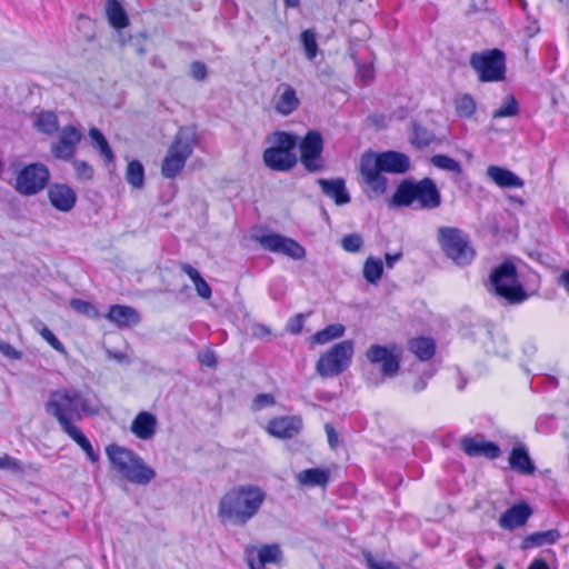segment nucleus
Returning a JSON list of instances; mask_svg holds the SVG:
<instances>
[{
    "instance_id": "f257e3e1",
    "label": "nucleus",
    "mask_w": 569,
    "mask_h": 569,
    "mask_svg": "<svg viewBox=\"0 0 569 569\" xmlns=\"http://www.w3.org/2000/svg\"><path fill=\"white\" fill-rule=\"evenodd\" d=\"M46 411L56 418L61 430L86 452L91 462L99 461V453L94 451L88 437L73 425L84 416L98 415L100 409L97 403L80 390L67 388L50 393L46 402Z\"/></svg>"
},
{
    "instance_id": "f03ea898",
    "label": "nucleus",
    "mask_w": 569,
    "mask_h": 569,
    "mask_svg": "<svg viewBox=\"0 0 569 569\" xmlns=\"http://www.w3.org/2000/svg\"><path fill=\"white\" fill-rule=\"evenodd\" d=\"M409 169V156L396 150L366 151L361 156L359 167L361 178L369 188V198H377L386 193L388 179L383 173L403 174Z\"/></svg>"
},
{
    "instance_id": "7ed1b4c3",
    "label": "nucleus",
    "mask_w": 569,
    "mask_h": 569,
    "mask_svg": "<svg viewBox=\"0 0 569 569\" xmlns=\"http://www.w3.org/2000/svg\"><path fill=\"white\" fill-rule=\"evenodd\" d=\"M266 491L257 485H239L228 490L218 503V518L224 526L243 527L266 501Z\"/></svg>"
},
{
    "instance_id": "20e7f679",
    "label": "nucleus",
    "mask_w": 569,
    "mask_h": 569,
    "mask_svg": "<svg viewBox=\"0 0 569 569\" xmlns=\"http://www.w3.org/2000/svg\"><path fill=\"white\" fill-rule=\"evenodd\" d=\"M441 202V192L429 177L421 180L405 178L390 198V206L395 208H409L416 203L421 210H432L439 208Z\"/></svg>"
},
{
    "instance_id": "39448f33",
    "label": "nucleus",
    "mask_w": 569,
    "mask_h": 569,
    "mask_svg": "<svg viewBox=\"0 0 569 569\" xmlns=\"http://www.w3.org/2000/svg\"><path fill=\"white\" fill-rule=\"evenodd\" d=\"M487 291L507 305H520L529 298L519 280L518 269L510 260L493 267L485 282Z\"/></svg>"
},
{
    "instance_id": "423d86ee",
    "label": "nucleus",
    "mask_w": 569,
    "mask_h": 569,
    "mask_svg": "<svg viewBox=\"0 0 569 569\" xmlns=\"http://www.w3.org/2000/svg\"><path fill=\"white\" fill-rule=\"evenodd\" d=\"M106 453L112 469L131 483L146 486L156 478V471L129 448L111 443Z\"/></svg>"
},
{
    "instance_id": "0eeeda50",
    "label": "nucleus",
    "mask_w": 569,
    "mask_h": 569,
    "mask_svg": "<svg viewBox=\"0 0 569 569\" xmlns=\"http://www.w3.org/2000/svg\"><path fill=\"white\" fill-rule=\"evenodd\" d=\"M271 146L262 152L264 166L276 172H289L298 163L296 149L298 134L290 131H276L268 138Z\"/></svg>"
},
{
    "instance_id": "6e6552de",
    "label": "nucleus",
    "mask_w": 569,
    "mask_h": 569,
    "mask_svg": "<svg viewBox=\"0 0 569 569\" xmlns=\"http://www.w3.org/2000/svg\"><path fill=\"white\" fill-rule=\"evenodd\" d=\"M462 337L475 342H480L489 355L507 358L509 346L506 335L486 319H477L462 328Z\"/></svg>"
},
{
    "instance_id": "1a4fd4ad",
    "label": "nucleus",
    "mask_w": 569,
    "mask_h": 569,
    "mask_svg": "<svg viewBox=\"0 0 569 569\" xmlns=\"http://www.w3.org/2000/svg\"><path fill=\"white\" fill-rule=\"evenodd\" d=\"M506 53L501 49L493 48L473 52L469 64L476 71L480 82H500L506 79Z\"/></svg>"
},
{
    "instance_id": "9d476101",
    "label": "nucleus",
    "mask_w": 569,
    "mask_h": 569,
    "mask_svg": "<svg viewBox=\"0 0 569 569\" xmlns=\"http://www.w3.org/2000/svg\"><path fill=\"white\" fill-rule=\"evenodd\" d=\"M441 249L456 264L465 267L475 258V250L469 244L468 236L459 228L441 227L438 230Z\"/></svg>"
},
{
    "instance_id": "9b49d317",
    "label": "nucleus",
    "mask_w": 569,
    "mask_h": 569,
    "mask_svg": "<svg viewBox=\"0 0 569 569\" xmlns=\"http://www.w3.org/2000/svg\"><path fill=\"white\" fill-rule=\"evenodd\" d=\"M298 161L310 173H318L326 169L323 158L325 140L318 130H308L303 137L298 136Z\"/></svg>"
},
{
    "instance_id": "f8f14e48",
    "label": "nucleus",
    "mask_w": 569,
    "mask_h": 569,
    "mask_svg": "<svg viewBox=\"0 0 569 569\" xmlns=\"http://www.w3.org/2000/svg\"><path fill=\"white\" fill-rule=\"evenodd\" d=\"M353 341L343 340L321 355L316 365L317 372L323 377H335L343 372L351 363Z\"/></svg>"
},
{
    "instance_id": "ddd939ff",
    "label": "nucleus",
    "mask_w": 569,
    "mask_h": 569,
    "mask_svg": "<svg viewBox=\"0 0 569 569\" xmlns=\"http://www.w3.org/2000/svg\"><path fill=\"white\" fill-rule=\"evenodd\" d=\"M251 239L259 243L262 249L281 253L293 260H302L307 254L306 249L297 240L273 231L261 234L252 233Z\"/></svg>"
},
{
    "instance_id": "4468645a",
    "label": "nucleus",
    "mask_w": 569,
    "mask_h": 569,
    "mask_svg": "<svg viewBox=\"0 0 569 569\" xmlns=\"http://www.w3.org/2000/svg\"><path fill=\"white\" fill-rule=\"evenodd\" d=\"M49 179L48 167L41 162H33L18 172L14 188L20 194L33 196L44 189Z\"/></svg>"
},
{
    "instance_id": "2eb2a0df",
    "label": "nucleus",
    "mask_w": 569,
    "mask_h": 569,
    "mask_svg": "<svg viewBox=\"0 0 569 569\" xmlns=\"http://www.w3.org/2000/svg\"><path fill=\"white\" fill-rule=\"evenodd\" d=\"M58 132V139L51 143L50 152L56 159L71 161L83 136L73 124H67Z\"/></svg>"
},
{
    "instance_id": "dca6fc26",
    "label": "nucleus",
    "mask_w": 569,
    "mask_h": 569,
    "mask_svg": "<svg viewBox=\"0 0 569 569\" xmlns=\"http://www.w3.org/2000/svg\"><path fill=\"white\" fill-rule=\"evenodd\" d=\"M460 448L467 456L472 458L485 457L495 460L501 455L499 445L486 440L483 435L463 437L460 442Z\"/></svg>"
},
{
    "instance_id": "f3484780",
    "label": "nucleus",
    "mask_w": 569,
    "mask_h": 569,
    "mask_svg": "<svg viewBox=\"0 0 569 569\" xmlns=\"http://www.w3.org/2000/svg\"><path fill=\"white\" fill-rule=\"evenodd\" d=\"M366 356L371 363L381 365L383 377H395L400 369L399 357L386 346L372 345L367 350Z\"/></svg>"
},
{
    "instance_id": "a211bd4d",
    "label": "nucleus",
    "mask_w": 569,
    "mask_h": 569,
    "mask_svg": "<svg viewBox=\"0 0 569 569\" xmlns=\"http://www.w3.org/2000/svg\"><path fill=\"white\" fill-rule=\"evenodd\" d=\"M282 559L283 552L278 543L263 545L256 555L252 550L247 552L249 569H266L267 565H279Z\"/></svg>"
},
{
    "instance_id": "6ab92c4d",
    "label": "nucleus",
    "mask_w": 569,
    "mask_h": 569,
    "mask_svg": "<svg viewBox=\"0 0 569 569\" xmlns=\"http://www.w3.org/2000/svg\"><path fill=\"white\" fill-rule=\"evenodd\" d=\"M533 510L526 501H519L509 507L499 518L498 523L505 530H515L527 523Z\"/></svg>"
},
{
    "instance_id": "aec40b11",
    "label": "nucleus",
    "mask_w": 569,
    "mask_h": 569,
    "mask_svg": "<svg viewBox=\"0 0 569 569\" xmlns=\"http://www.w3.org/2000/svg\"><path fill=\"white\" fill-rule=\"evenodd\" d=\"M51 206L61 212L71 211L77 202L76 191L66 183H53L48 189Z\"/></svg>"
},
{
    "instance_id": "412c9836",
    "label": "nucleus",
    "mask_w": 569,
    "mask_h": 569,
    "mask_svg": "<svg viewBox=\"0 0 569 569\" xmlns=\"http://www.w3.org/2000/svg\"><path fill=\"white\" fill-rule=\"evenodd\" d=\"M302 429V420L298 416L273 418L268 422L267 431L280 439H291Z\"/></svg>"
},
{
    "instance_id": "4be33fe9",
    "label": "nucleus",
    "mask_w": 569,
    "mask_h": 569,
    "mask_svg": "<svg viewBox=\"0 0 569 569\" xmlns=\"http://www.w3.org/2000/svg\"><path fill=\"white\" fill-rule=\"evenodd\" d=\"M322 193L332 199L337 206H345L351 201V196L343 178H319L317 180Z\"/></svg>"
},
{
    "instance_id": "5701e85b",
    "label": "nucleus",
    "mask_w": 569,
    "mask_h": 569,
    "mask_svg": "<svg viewBox=\"0 0 569 569\" xmlns=\"http://www.w3.org/2000/svg\"><path fill=\"white\" fill-rule=\"evenodd\" d=\"M508 461L510 468L521 475H533L537 470L536 465L529 455V450L523 443H518L512 447Z\"/></svg>"
},
{
    "instance_id": "b1692460",
    "label": "nucleus",
    "mask_w": 569,
    "mask_h": 569,
    "mask_svg": "<svg viewBox=\"0 0 569 569\" xmlns=\"http://www.w3.org/2000/svg\"><path fill=\"white\" fill-rule=\"evenodd\" d=\"M106 318L119 328L133 327L140 322L139 312L134 308L124 305L110 306Z\"/></svg>"
},
{
    "instance_id": "393cba45",
    "label": "nucleus",
    "mask_w": 569,
    "mask_h": 569,
    "mask_svg": "<svg viewBox=\"0 0 569 569\" xmlns=\"http://www.w3.org/2000/svg\"><path fill=\"white\" fill-rule=\"evenodd\" d=\"M277 92L279 93V97L276 101L274 109L278 113L289 116L299 108L300 100L293 87L288 83H281L279 84Z\"/></svg>"
},
{
    "instance_id": "a878e982",
    "label": "nucleus",
    "mask_w": 569,
    "mask_h": 569,
    "mask_svg": "<svg viewBox=\"0 0 569 569\" xmlns=\"http://www.w3.org/2000/svg\"><path fill=\"white\" fill-rule=\"evenodd\" d=\"M131 432L139 439H151L157 431V418L149 411H140L132 420Z\"/></svg>"
},
{
    "instance_id": "bb28decb",
    "label": "nucleus",
    "mask_w": 569,
    "mask_h": 569,
    "mask_svg": "<svg viewBox=\"0 0 569 569\" xmlns=\"http://www.w3.org/2000/svg\"><path fill=\"white\" fill-rule=\"evenodd\" d=\"M487 176L500 188L515 189L523 186V181L520 177L503 167L489 166Z\"/></svg>"
},
{
    "instance_id": "cd10ccee",
    "label": "nucleus",
    "mask_w": 569,
    "mask_h": 569,
    "mask_svg": "<svg viewBox=\"0 0 569 569\" xmlns=\"http://www.w3.org/2000/svg\"><path fill=\"white\" fill-rule=\"evenodd\" d=\"M196 139L193 132L189 129L181 128L174 136L173 142L169 147V151L176 156H186V161L192 154Z\"/></svg>"
},
{
    "instance_id": "c85d7f7f",
    "label": "nucleus",
    "mask_w": 569,
    "mask_h": 569,
    "mask_svg": "<svg viewBox=\"0 0 569 569\" xmlns=\"http://www.w3.org/2000/svg\"><path fill=\"white\" fill-rule=\"evenodd\" d=\"M561 538L558 529H550L546 531H537L526 536L520 545L522 550L541 547L546 545H553Z\"/></svg>"
},
{
    "instance_id": "c756f323",
    "label": "nucleus",
    "mask_w": 569,
    "mask_h": 569,
    "mask_svg": "<svg viewBox=\"0 0 569 569\" xmlns=\"http://www.w3.org/2000/svg\"><path fill=\"white\" fill-rule=\"evenodd\" d=\"M300 485L308 487H325L330 480V472L322 468H309L298 473Z\"/></svg>"
},
{
    "instance_id": "7c9ffc66",
    "label": "nucleus",
    "mask_w": 569,
    "mask_h": 569,
    "mask_svg": "<svg viewBox=\"0 0 569 569\" xmlns=\"http://www.w3.org/2000/svg\"><path fill=\"white\" fill-rule=\"evenodd\" d=\"M408 349L421 361L430 360L436 352V342L431 338L417 337L408 342Z\"/></svg>"
},
{
    "instance_id": "2f4dec72",
    "label": "nucleus",
    "mask_w": 569,
    "mask_h": 569,
    "mask_svg": "<svg viewBox=\"0 0 569 569\" xmlns=\"http://www.w3.org/2000/svg\"><path fill=\"white\" fill-rule=\"evenodd\" d=\"M106 13L110 26L117 30L123 29L129 24L128 14L118 0H107Z\"/></svg>"
},
{
    "instance_id": "473e14b6",
    "label": "nucleus",
    "mask_w": 569,
    "mask_h": 569,
    "mask_svg": "<svg viewBox=\"0 0 569 569\" xmlns=\"http://www.w3.org/2000/svg\"><path fill=\"white\" fill-rule=\"evenodd\" d=\"M33 127L47 136H52L60 130L57 114L53 111L46 110L37 114Z\"/></svg>"
},
{
    "instance_id": "72a5a7b5",
    "label": "nucleus",
    "mask_w": 569,
    "mask_h": 569,
    "mask_svg": "<svg viewBox=\"0 0 569 569\" xmlns=\"http://www.w3.org/2000/svg\"><path fill=\"white\" fill-rule=\"evenodd\" d=\"M181 268H182V271L193 282L197 295L204 300H208L209 298H211L212 289H211L210 284L203 279V277L201 276L199 270H197L189 263H183Z\"/></svg>"
},
{
    "instance_id": "f704fd0d",
    "label": "nucleus",
    "mask_w": 569,
    "mask_h": 569,
    "mask_svg": "<svg viewBox=\"0 0 569 569\" xmlns=\"http://www.w3.org/2000/svg\"><path fill=\"white\" fill-rule=\"evenodd\" d=\"M89 137L91 142L96 149H98L99 153L104 158L107 163L114 162V153L102 131L96 127L90 128Z\"/></svg>"
},
{
    "instance_id": "c9c22d12",
    "label": "nucleus",
    "mask_w": 569,
    "mask_h": 569,
    "mask_svg": "<svg viewBox=\"0 0 569 569\" xmlns=\"http://www.w3.org/2000/svg\"><path fill=\"white\" fill-rule=\"evenodd\" d=\"M186 166V156H176L168 150L166 158L162 161L161 173L167 179L176 178Z\"/></svg>"
},
{
    "instance_id": "e433bc0d",
    "label": "nucleus",
    "mask_w": 569,
    "mask_h": 569,
    "mask_svg": "<svg viewBox=\"0 0 569 569\" xmlns=\"http://www.w3.org/2000/svg\"><path fill=\"white\" fill-rule=\"evenodd\" d=\"M410 143L417 149L428 147L435 140V133L419 122H411Z\"/></svg>"
},
{
    "instance_id": "4c0bfd02",
    "label": "nucleus",
    "mask_w": 569,
    "mask_h": 569,
    "mask_svg": "<svg viewBox=\"0 0 569 569\" xmlns=\"http://www.w3.org/2000/svg\"><path fill=\"white\" fill-rule=\"evenodd\" d=\"M346 328L341 323H332L319 330L312 336L315 343L325 345L333 339H338L345 335Z\"/></svg>"
},
{
    "instance_id": "58836bf2",
    "label": "nucleus",
    "mask_w": 569,
    "mask_h": 569,
    "mask_svg": "<svg viewBox=\"0 0 569 569\" xmlns=\"http://www.w3.org/2000/svg\"><path fill=\"white\" fill-rule=\"evenodd\" d=\"M383 263L379 258L369 257L363 266V278L372 284H376L382 277Z\"/></svg>"
},
{
    "instance_id": "ea45409f",
    "label": "nucleus",
    "mask_w": 569,
    "mask_h": 569,
    "mask_svg": "<svg viewBox=\"0 0 569 569\" xmlns=\"http://www.w3.org/2000/svg\"><path fill=\"white\" fill-rule=\"evenodd\" d=\"M126 180L134 188H142L144 184V167L139 160H131L126 171Z\"/></svg>"
},
{
    "instance_id": "a19ab883",
    "label": "nucleus",
    "mask_w": 569,
    "mask_h": 569,
    "mask_svg": "<svg viewBox=\"0 0 569 569\" xmlns=\"http://www.w3.org/2000/svg\"><path fill=\"white\" fill-rule=\"evenodd\" d=\"M520 107L518 100L515 98L513 94H508L502 104L493 111L492 118H511L519 114Z\"/></svg>"
},
{
    "instance_id": "79ce46f5",
    "label": "nucleus",
    "mask_w": 569,
    "mask_h": 569,
    "mask_svg": "<svg viewBox=\"0 0 569 569\" xmlns=\"http://www.w3.org/2000/svg\"><path fill=\"white\" fill-rule=\"evenodd\" d=\"M456 113L460 118H470L477 109V104L471 94L466 93L455 100Z\"/></svg>"
},
{
    "instance_id": "37998d69",
    "label": "nucleus",
    "mask_w": 569,
    "mask_h": 569,
    "mask_svg": "<svg viewBox=\"0 0 569 569\" xmlns=\"http://www.w3.org/2000/svg\"><path fill=\"white\" fill-rule=\"evenodd\" d=\"M300 42L306 57L309 60H313L319 51L315 31H312L311 29L303 30L300 33Z\"/></svg>"
},
{
    "instance_id": "c03bdc74",
    "label": "nucleus",
    "mask_w": 569,
    "mask_h": 569,
    "mask_svg": "<svg viewBox=\"0 0 569 569\" xmlns=\"http://www.w3.org/2000/svg\"><path fill=\"white\" fill-rule=\"evenodd\" d=\"M430 162L439 169L462 174L461 163L447 154H435L431 157Z\"/></svg>"
},
{
    "instance_id": "a18cd8bd",
    "label": "nucleus",
    "mask_w": 569,
    "mask_h": 569,
    "mask_svg": "<svg viewBox=\"0 0 569 569\" xmlns=\"http://www.w3.org/2000/svg\"><path fill=\"white\" fill-rule=\"evenodd\" d=\"M70 307L77 313L86 316L90 319H98L100 317L96 306L89 301L79 298H73L70 300Z\"/></svg>"
},
{
    "instance_id": "49530a36",
    "label": "nucleus",
    "mask_w": 569,
    "mask_h": 569,
    "mask_svg": "<svg viewBox=\"0 0 569 569\" xmlns=\"http://www.w3.org/2000/svg\"><path fill=\"white\" fill-rule=\"evenodd\" d=\"M558 387V379L553 376L543 375L530 381V389L533 392H548Z\"/></svg>"
},
{
    "instance_id": "de8ad7c7",
    "label": "nucleus",
    "mask_w": 569,
    "mask_h": 569,
    "mask_svg": "<svg viewBox=\"0 0 569 569\" xmlns=\"http://www.w3.org/2000/svg\"><path fill=\"white\" fill-rule=\"evenodd\" d=\"M363 246V239L359 233H349L341 239V247L347 252H358Z\"/></svg>"
},
{
    "instance_id": "09e8293b",
    "label": "nucleus",
    "mask_w": 569,
    "mask_h": 569,
    "mask_svg": "<svg viewBox=\"0 0 569 569\" xmlns=\"http://www.w3.org/2000/svg\"><path fill=\"white\" fill-rule=\"evenodd\" d=\"M0 470H8L14 475H22L24 472L21 461L9 455L0 457Z\"/></svg>"
},
{
    "instance_id": "8fccbe9b",
    "label": "nucleus",
    "mask_w": 569,
    "mask_h": 569,
    "mask_svg": "<svg viewBox=\"0 0 569 569\" xmlns=\"http://www.w3.org/2000/svg\"><path fill=\"white\" fill-rule=\"evenodd\" d=\"M363 559L368 569H400L396 563L389 560H377L370 551L363 552Z\"/></svg>"
},
{
    "instance_id": "3c124183",
    "label": "nucleus",
    "mask_w": 569,
    "mask_h": 569,
    "mask_svg": "<svg viewBox=\"0 0 569 569\" xmlns=\"http://www.w3.org/2000/svg\"><path fill=\"white\" fill-rule=\"evenodd\" d=\"M72 164L76 171V174L79 179L82 180H91L94 174L93 167L87 161L72 159Z\"/></svg>"
},
{
    "instance_id": "603ef678",
    "label": "nucleus",
    "mask_w": 569,
    "mask_h": 569,
    "mask_svg": "<svg viewBox=\"0 0 569 569\" xmlns=\"http://www.w3.org/2000/svg\"><path fill=\"white\" fill-rule=\"evenodd\" d=\"M41 337L58 352L67 353L63 343L56 337V335L46 326L40 329Z\"/></svg>"
},
{
    "instance_id": "864d4df0",
    "label": "nucleus",
    "mask_w": 569,
    "mask_h": 569,
    "mask_svg": "<svg viewBox=\"0 0 569 569\" xmlns=\"http://www.w3.org/2000/svg\"><path fill=\"white\" fill-rule=\"evenodd\" d=\"M189 74L196 81H203L208 76V68L202 61H193L190 63Z\"/></svg>"
},
{
    "instance_id": "5fc2aeb1",
    "label": "nucleus",
    "mask_w": 569,
    "mask_h": 569,
    "mask_svg": "<svg viewBox=\"0 0 569 569\" xmlns=\"http://www.w3.org/2000/svg\"><path fill=\"white\" fill-rule=\"evenodd\" d=\"M197 359L201 366H204L208 368H216L218 365L217 355L210 348H208L204 351L199 352L197 356Z\"/></svg>"
},
{
    "instance_id": "6e6d98bb",
    "label": "nucleus",
    "mask_w": 569,
    "mask_h": 569,
    "mask_svg": "<svg viewBox=\"0 0 569 569\" xmlns=\"http://www.w3.org/2000/svg\"><path fill=\"white\" fill-rule=\"evenodd\" d=\"M276 403V399L271 393H259L252 401L253 410H261Z\"/></svg>"
},
{
    "instance_id": "4d7b16f0",
    "label": "nucleus",
    "mask_w": 569,
    "mask_h": 569,
    "mask_svg": "<svg viewBox=\"0 0 569 569\" xmlns=\"http://www.w3.org/2000/svg\"><path fill=\"white\" fill-rule=\"evenodd\" d=\"M305 321L303 313H297L291 317L287 323V330L292 335H299L302 330Z\"/></svg>"
},
{
    "instance_id": "13d9d810",
    "label": "nucleus",
    "mask_w": 569,
    "mask_h": 569,
    "mask_svg": "<svg viewBox=\"0 0 569 569\" xmlns=\"http://www.w3.org/2000/svg\"><path fill=\"white\" fill-rule=\"evenodd\" d=\"M432 376H433V371L422 372L412 383V387H411L412 391L416 393L423 391L427 388L428 381H429V379H431Z\"/></svg>"
},
{
    "instance_id": "bf43d9fd",
    "label": "nucleus",
    "mask_w": 569,
    "mask_h": 569,
    "mask_svg": "<svg viewBox=\"0 0 569 569\" xmlns=\"http://www.w3.org/2000/svg\"><path fill=\"white\" fill-rule=\"evenodd\" d=\"M0 352L10 359L19 360L22 358L21 351L17 350L9 342L2 340H0Z\"/></svg>"
},
{
    "instance_id": "052dcab7",
    "label": "nucleus",
    "mask_w": 569,
    "mask_h": 569,
    "mask_svg": "<svg viewBox=\"0 0 569 569\" xmlns=\"http://www.w3.org/2000/svg\"><path fill=\"white\" fill-rule=\"evenodd\" d=\"M467 563L471 569H481L486 563V559L479 553H469Z\"/></svg>"
},
{
    "instance_id": "680f3d73",
    "label": "nucleus",
    "mask_w": 569,
    "mask_h": 569,
    "mask_svg": "<svg viewBox=\"0 0 569 569\" xmlns=\"http://www.w3.org/2000/svg\"><path fill=\"white\" fill-rule=\"evenodd\" d=\"M328 443L330 448H336L338 443V433L336 432L335 428L330 423H326L325 426Z\"/></svg>"
},
{
    "instance_id": "e2e57ef3",
    "label": "nucleus",
    "mask_w": 569,
    "mask_h": 569,
    "mask_svg": "<svg viewBox=\"0 0 569 569\" xmlns=\"http://www.w3.org/2000/svg\"><path fill=\"white\" fill-rule=\"evenodd\" d=\"M358 74L365 82L373 79V70L370 66L358 64Z\"/></svg>"
},
{
    "instance_id": "0e129e2a",
    "label": "nucleus",
    "mask_w": 569,
    "mask_h": 569,
    "mask_svg": "<svg viewBox=\"0 0 569 569\" xmlns=\"http://www.w3.org/2000/svg\"><path fill=\"white\" fill-rule=\"evenodd\" d=\"M401 258H402L401 252L386 253V256H385L386 266L388 268H392L395 266V263L398 262Z\"/></svg>"
},
{
    "instance_id": "69168bd1",
    "label": "nucleus",
    "mask_w": 569,
    "mask_h": 569,
    "mask_svg": "<svg viewBox=\"0 0 569 569\" xmlns=\"http://www.w3.org/2000/svg\"><path fill=\"white\" fill-rule=\"evenodd\" d=\"M527 569H550V567L545 559L536 558L531 561Z\"/></svg>"
},
{
    "instance_id": "338daca9",
    "label": "nucleus",
    "mask_w": 569,
    "mask_h": 569,
    "mask_svg": "<svg viewBox=\"0 0 569 569\" xmlns=\"http://www.w3.org/2000/svg\"><path fill=\"white\" fill-rule=\"evenodd\" d=\"M108 357L117 360L118 362L129 363V358L121 351H108Z\"/></svg>"
},
{
    "instance_id": "774afa93",
    "label": "nucleus",
    "mask_w": 569,
    "mask_h": 569,
    "mask_svg": "<svg viewBox=\"0 0 569 569\" xmlns=\"http://www.w3.org/2000/svg\"><path fill=\"white\" fill-rule=\"evenodd\" d=\"M559 283L568 291L569 293V269L563 271L559 278Z\"/></svg>"
}]
</instances>
